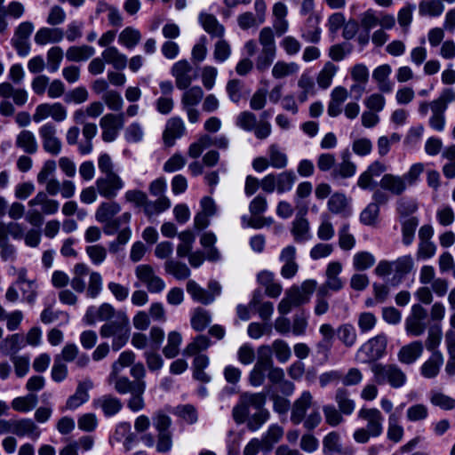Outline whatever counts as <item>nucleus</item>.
<instances>
[{
	"label": "nucleus",
	"mask_w": 455,
	"mask_h": 455,
	"mask_svg": "<svg viewBox=\"0 0 455 455\" xmlns=\"http://www.w3.org/2000/svg\"><path fill=\"white\" fill-rule=\"evenodd\" d=\"M358 418L365 421V427L356 429L353 437L358 443H366L371 437L376 438L383 433L384 417L377 408H362L359 410Z\"/></svg>",
	"instance_id": "1"
},
{
	"label": "nucleus",
	"mask_w": 455,
	"mask_h": 455,
	"mask_svg": "<svg viewBox=\"0 0 455 455\" xmlns=\"http://www.w3.org/2000/svg\"><path fill=\"white\" fill-rule=\"evenodd\" d=\"M103 339L113 338L112 349L118 351L128 342L131 335L130 321L127 315L119 310L116 319L105 323L100 329Z\"/></svg>",
	"instance_id": "2"
},
{
	"label": "nucleus",
	"mask_w": 455,
	"mask_h": 455,
	"mask_svg": "<svg viewBox=\"0 0 455 455\" xmlns=\"http://www.w3.org/2000/svg\"><path fill=\"white\" fill-rule=\"evenodd\" d=\"M374 380L379 385L388 384L392 388L403 387L407 382V375L395 363H374L371 366Z\"/></svg>",
	"instance_id": "3"
},
{
	"label": "nucleus",
	"mask_w": 455,
	"mask_h": 455,
	"mask_svg": "<svg viewBox=\"0 0 455 455\" xmlns=\"http://www.w3.org/2000/svg\"><path fill=\"white\" fill-rule=\"evenodd\" d=\"M259 42L262 49L257 58L256 68L264 71L272 64L276 53L274 32L270 27H265L259 31Z\"/></svg>",
	"instance_id": "4"
},
{
	"label": "nucleus",
	"mask_w": 455,
	"mask_h": 455,
	"mask_svg": "<svg viewBox=\"0 0 455 455\" xmlns=\"http://www.w3.org/2000/svg\"><path fill=\"white\" fill-rule=\"evenodd\" d=\"M235 124L245 132L254 131L255 137L259 140L267 139L271 133V124L267 121L258 122L257 116L251 111L241 112L235 119Z\"/></svg>",
	"instance_id": "5"
},
{
	"label": "nucleus",
	"mask_w": 455,
	"mask_h": 455,
	"mask_svg": "<svg viewBox=\"0 0 455 455\" xmlns=\"http://www.w3.org/2000/svg\"><path fill=\"white\" fill-rule=\"evenodd\" d=\"M386 347L387 338L384 335L376 336L360 347L357 357L362 363L375 362L384 355Z\"/></svg>",
	"instance_id": "6"
},
{
	"label": "nucleus",
	"mask_w": 455,
	"mask_h": 455,
	"mask_svg": "<svg viewBox=\"0 0 455 455\" xmlns=\"http://www.w3.org/2000/svg\"><path fill=\"white\" fill-rule=\"evenodd\" d=\"M38 135L43 149L52 155L58 156L61 152L62 142L57 136V128L52 123H46L38 129Z\"/></svg>",
	"instance_id": "7"
},
{
	"label": "nucleus",
	"mask_w": 455,
	"mask_h": 455,
	"mask_svg": "<svg viewBox=\"0 0 455 455\" xmlns=\"http://www.w3.org/2000/svg\"><path fill=\"white\" fill-rule=\"evenodd\" d=\"M34 30L30 21H23L14 30L11 44L20 57H26L30 52L29 38Z\"/></svg>",
	"instance_id": "8"
},
{
	"label": "nucleus",
	"mask_w": 455,
	"mask_h": 455,
	"mask_svg": "<svg viewBox=\"0 0 455 455\" xmlns=\"http://www.w3.org/2000/svg\"><path fill=\"white\" fill-rule=\"evenodd\" d=\"M124 113L106 114L100 120L102 129V140L106 142L114 141L124 125Z\"/></svg>",
	"instance_id": "9"
},
{
	"label": "nucleus",
	"mask_w": 455,
	"mask_h": 455,
	"mask_svg": "<svg viewBox=\"0 0 455 455\" xmlns=\"http://www.w3.org/2000/svg\"><path fill=\"white\" fill-rule=\"evenodd\" d=\"M429 110L431 111L428 121L430 127L437 132H443L445 126L446 107L434 100L431 102L424 101L419 104V112L420 115L427 116Z\"/></svg>",
	"instance_id": "10"
},
{
	"label": "nucleus",
	"mask_w": 455,
	"mask_h": 455,
	"mask_svg": "<svg viewBox=\"0 0 455 455\" xmlns=\"http://www.w3.org/2000/svg\"><path fill=\"white\" fill-rule=\"evenodd\" d=\"M97 192L107 199L115 198L124 188V183L117 173L106 174L95 182Z\"/></svg>",
	"instance_id": "11"
},
{
	"label": "nucleus",
	"mask_w": 455,
	"mask_h": 455,
	"mask_svg": "<svg viewBox=\"0 0 455 455\" xmlns=\"http://www.w3.org/2000/svg\"><path fill=\"white\" fill-rule=\"evenodd\" d=\"M135 275L137 278L146 285L149 292L158 293L165 287L164 282L155 274L150 265L144 264L137 266Z\"/></svg>",
	"instance_id": "12"
},
{
	"label": "nucleus",
	"mask_w": 455,
	"mask_h": 455,
	"mask_svg": "<svg viewBox=\"0 0 455 455\" xmlns=\"http://www.w3.org/2000/svg\"><path fill=\"white\" fill-rule=\"evenodd\" d=\"M51 116L55 122H62L67 118V109L60 102L42 103L36 106L33 115V120L39 123Z\"/></svg>",
	"instance_id": "13"
},
{
	"label": "nucleus",
	"mask_w": 455,
	"mask_h": 455,
	"mask_svg": "<svg viewBox=\"0 0 455 455\" xmlns=\"http://www.w3.org/2000/svg\"><path fill=\"white\" fill-rule=\"evenodd\" d=\"M186 132V127L180 117H172L165 124L163 132V140L166 147H172L177 139L182 137Z\"/></svg>",
	"instance_id": "14"
},
{
	"label": "nucleus",
	"mask_w": 455,
	"mask_h": 455,
	"mask_svg": "<svg viewBox=\"0 0 455 455\" xmlns=\"http://www.w3.org/2000/svg\"><path fill=\"white\" fill-rule=\"evenodd\" d=\"M92 406L100 410L106 417L116 415L123 409L122 401L113 395H103L92 401Z\"/></svg>",
	"instance_id": "15"
},
{
	"label": "nucleus",
	"mask_w": 455,
	"mask_h": 455,
	"mask_svg": "<svg viewBox=\"0 0 455 455\" xmlns=\"http://www.w3.org/2000/svg\"><path fill=\"white\" fill-rule=\"evenodd\" d=\"M313 396L309 391H304L301 395L295 400L291 406V421L294 425L300 424L306 417L307 410L311 407Z\"/></svg>",
	"instance_id": "16"
},
{
	"label": "nucleus",
	"mask_w": 455,
	"mask_h": 455,
	"mask_svg": "<svg viewBox=\"0 0 455 455\" xmlns=\"http://www.w3.org/2000/svg\"><path fill=\"white\" fill-rule=\"evenodd\" d=\"M379 187L394 196H401L406 191L407 183L403 176L385 173L379 181Z\"/></svg>",
	"instance_id": "17"
},
{
	"label": "nucleus",
	"mask_w": 455,
	"mask_h": 455,
	"mask_svg": "<svg viewBox=\"0 0 455 455\" xmlns=\"http://www.w3.org/2000/svg\"><path fill=\"white\" fill-rule=\"evenodd\" d=\"M191 70L192 67L186 60H180L173 65L172 74L175 77L176 86L179 89L185 90L191 84Z\"/></svg>",
	"instance_id": "18"
},
{
	"label": "nucleus",
	"mask_w": 455,
	"mask_h": 455,
	"mask_svg": "<svg viewBox=\"0 0 455 455\" xmlns=\"http://www.w3.org/2000/svg\"><path fill=\"white\" fill-rule=\"evenodd\" d=\"M423 350L422 341L415 340L403 346L397 354V357L399 362L403 364H412L422 355Z\"/></svg>",
	"instance_id": "19"
},
{
	"label": "nucleus",
	"mask_w": 455,
	"mask_h": 455,
	"mask_svg": "<svg viewBox=\"0 0 455 455\" xmlns=\"http://www.w3.org/2000/svg\"><path fill=\"white\" fill-rule=\"evenodd\" d=\"M19 437L28 436L32 440H36L41 431L36 424L30 419H13V432Z\"/></svg>",
	"instance_id": "20"
},
{
	"label": "nucleus",
	"mask_w": 455,
	"mask_h": 455,
	"mask_svg": "<svg viewBox=\"0 0 455 455\" xmlns=\"http://www.w3.org/2000/svg\"><path fill=\"white\" fill-rule=\"evenodd\" d=\"M64 38V32L60 28L44 27L39 28L34 37L35 43L38 45L60 43Z\"/></svg>",
	"instance_id": "21"
},
{
	"label": "nucleus",
	"mask_w": 455,
	"mask_h": 455,
	"mask_svg": "<svg viewBox=\"0 0 455 455\" xmlns=\"http://www.w3.org/2000/svg\"><path fill=\"white\" fill-rule=\"evenodd\" d=\"M92 387L91 380L80 382L74 395L68 397L66 403L68 410H75L86 403L89 399L88 390Z\"/></svg>",
	"instance_id": "22"
},
{
	"label": "nucleus",
	"mask_w": 455,
	"mask_h": 455,
	"mask_svg": "<svg viewBox=\"0 0 455 455\" xmlns=\"http://www.w3.org/2000/svg\"><path fill=\"white\" fill-rule=\"evenodd\" d=\"M199 22L211 36L221 38L225 33V28L217 18L207 12H201L198 17Z\"/></svg>",
	"instance_id": "23"
},
{
	"label": "nucleus",
	"mask_w": 455,
	"mask_h": 455,
	"mask_svg": "<svg viewBox=\"0 0 455 455\" xmlns=\"http://www.w3.org/2000/svg\"><path fill=\"white\" fill-rule=\"evenodd\" d=\"M443 363V355L441 352L431 354L420 367V373L426 379L435 378Z\"/></svg>",
	"instance_id": "24"
},
{
	"label": "nucleus",
	"mask_w": 455,
	"mask_h": 455,
	"mask_svg": "<svg viewBox=\"0 0 455 455\" xmlns=\"http://www.w3.org/2000/svg\"><path fill=\"white\" fill-rule=\"evenodd\" d=\"M392 68L388 64H383L377 67L372 72V78L376 81L380 92L388 93L393 90V84L388 77Z\"/></svg>",
	"instance_id": "25"
},
{
	"label": "nucleus",
	"mask_w": 455,
	"mask_h": 455,
	"mask_svg": "<svg viewBox=\"0 0 455 455\" xmlns=\"http://www.w3.org/2000/svg\"><path fill=\"white\" fill-rule=\"evenodd\" d=\"M28 204L30 208L41 205L43 214L46 215L54 214L59 210L58 201L48 198L47 194L44 192L37 193L34 198L28 201Z\"/></svg>",
	"instance_id": "26"
},
{
	"label": "nucleus",
	"mask_w": 455,
	"mask_h": 455,
	"mask_svg": "<svg viewBox=\"0 0 455 455\" xmlns=\"http://www.w3.org/2000/svg\"><path fill=\"white\" fill-rule=\"evenodd\" d=\"M121 211V206L118 203L110 201L100 204L96 212V220L104 225L108 223L116 214Z\"/></svg>",
	"instance_id": "27"
},
{
	"label": "nucleus",
	"mask_w": 455,
	"mask_h": 455,
	"mask_svg": "<svg viewBox=\"0 0 455 455\" xmlns=\"http://www.w3.org/2000/svg\"><path fill=\"white\" fill-rule=\"evenodd\" d=\"M105 62L113 66L117 70H123L127 66V57L121 53L115 46L107 47L101 53Z\"/></svg>",
	"instance_id": "28"
},
{
	"label": "nucleus",
	"mask_w": 455,
	"mask_h": 455,
	"mask_svg": "<svg viewBox=\"0 0 455 455\" xmlns=\"http://www.w3.org/2000/svg\"><path fill=\"white\" fill-rule=\"evenodd\" d=\"M16 146L27 154L37 152L38 145L35 134L28 130L21 131L16 138Z\"/></svg>",
	"instance_id": "29"
},
{
	"label": "nucleus",
	"mask_w": 455,
	"mask_h": 455,
	"mask_svg": "<svg viewBox=\"0 0 455 455\" xmlns=\"http://www.w3.org/2000/svg\"><path fill=\"white\" fill-rule=\"evenodd\" d=\"M291 232L295 242H305L311 238L309 222L303 217H296L292 222Z\"/></svg>",
	"instance_id": "30"
},
{
	"label": "nucleus",
	"mask_w": 455,
	"mask_h": 455,
	"mask_svg": "<svg viewBox=\"0 0 455 455\" xmlns=\"http://www.w3.org/2000/svg\"><path fill=\"white\" fill-rule=\"evenodd\" d=\"M94 53V48L90 45H74L68 48L66 52V58L68 61L79 62L87 60L93 56Z\"/></svg>",
	"instance_id": "31"
},
{
	"label": "nucleus",
	"mask_w": 455,
	"mask_h": 455,
	"mask_svg": "<svg viewBox=\"0 0 455 455\" xmlns=\"http://www.w3.org/2000/svg\"><path fill=\"white\" fill-rule=\"evenodd\" d=\"M335 401L338 404V409L345 414L350 415L355 408V401L350 398V394L345 387H339L335 393Z\"/></svg>",
	"instance_id": "32"
},
{
	"label": "nucleus",
	"mask_w": 455,
	"mask_h": 455,
	"mask_svg": "<svg viewBox=\"0 0 455 455\" xmlns=\"http://www.w3.org/2000/svg\"><path fill=\"white\" fill-rule=\"evenodd\" d=\"M211 339L205 335H197L191 342H189L185 349L183 355L187 356H194L207 350L211 346Z\"/></svg>",
	"instance_id": "33"
},
{
	"label": "nucleus",
	"mask_w": 455,
	"mask_h": 455,
	"mask_svg": "<svg viewBox=\"0 0 455 455\" xmlns=\"http://www.w3.org/2000/svg\"><path fill=\"white\" fill-rule=\"evenodd\" d=\"M22 336L16 333L7 336L0 342V352L4 355H15L21 348Z\"/></svg>",
	"instance_id": "34"
},
{
	"label": "nucleus",
	"mask_w": 455,
	"mask_h": 455,
	"mask_svg": "<svg viewBox=\"0 0 455 455\" xmlns=\"http://www.w3.org/2000/svg\"><path fill=\"white\" fill-rule=\"evenodd\" d=\"M443 339V331L440 325H432L427 330V336L425 340V347L431 354L440 352L438 347Z\"/></svg>",
	"instance_id": "35"
},
{
	"label": "nucleus",
	"mask_w": 455,
	"mask_h": 455,
	"mask_svg": "<svg viewBox=\"0 0 455 455\" xmlns=\"http://www.w3.org/2000/svg\"><path fill=\"white\" fill-rule=\"evenodd\" d=\"M444 10L441 0H422L419 4V13L421 16L437 17Z\"/></svg>",
	"instance_id": "36"
},
{
	"label": "nucleus",
	"mask_w": 455,
	"mask_h": 455,
	"mask_svg": "<svg viewBox=\"0 0 455 455\" xmlns=\"http://www.w3.org/2000/svg\"><path fill=\"white\" fill-rule=\"evenodd\" d=\"M275 191L279 194L290 191L296 180V175L292 171H285L278 174H275Z\"/></svg>",
	"instance_id": "37"
},
{
	"label": "nucleus",
	"mask_w": 455,
	"mask_h": 455,
	"mask_svg": "<svg viewBox=\"0 0 455 455\" xmlns=\"http://www.w3.org/2000/svg\"><path fill=\"white\" fill-rule=\"evenodd\" d=\"M187 291L194 300L199 303L208 305L212 302V296L209 295L205 289L202 288L193 280H189L187 283Z\"/></svg>",
	"instance_id": "38"
},
{
	"label": "nucleus",
	"mask_w": 455,
	"mask_h": 455,
	"mask_svg": "<svg viewBox=\"0 0 455 455\" xmlns=\"http://www.w3.org/2000/svg\"><path fill=\"white\" fill-rule=\"evenodd\" d=\"M140 39V32L132 27L125 28L118 36V42L128 49L134 48Z\"/></svg>",
	"instance_id": "39"
},
{
	"label": "nucleus",
	"mask_w": 455,
	"mask_h": 455,
	"mask_svg": "<svg viewBox=\"0 0 455 455\" xmlns=\"http://www.w3.org/2000/svg\"><path fill=\"white\" fill-rule=\"evenodd\" d=\"M145 389L146 383L145 381H141L137 386L136 389H134V391L131 393V397L127 402V407L132 411H139L144 409L145 401L143 398V394L145 392Z\"/></svg>",
	"instance_id": "40"
},
{
	"label": "nucleus",
	"mask_w": 455,
	"mask_h": 455,
	"mask_svg": "<svg viewBox=\"0 0 455 455\" xmlns=\"http://www.w3.org/2000/svg\"><path fill=\"white\" fill-rule=\"evenodd\" d=\"M108 380L110 383H114L115 389L119 394L132 393L136 389L137 386L140 381H131L127 377H112L110 372Z\"/></svg>",
	"instance_id": "41"
},
{
	"label": "nucleus",
	"mask_w": 455,
	"mask_h": 455,
	"mask_svg": "<svg viewBox=\"0 0 455 455\" xmlns=\"http://www.w3.org/2000/svg\"><path fill=\"white\" fill-rule=\"evenodd\" d=\"M182 341V337L178 331H171L168 334L167 345L163 349V354L166 358H174L180 352V346Z\"/></svg>",
	"instance_id": "42"
},
{
	"label": "nucleus",
	"mask_w": 455,
	"mask_h": 455,
	"mask_svg": "<svg viewBox=\"0 0 455 455\" xmlns=\"http://www.w3.org/2000/svg\"><path fill=\"white\" fill-rule=\"evenodd\" d=\"M387 438L395 443H398L403 436V428L399 425V415L391 412L388 416Z\"/></svg>",
	"instance_id": "43"
},
{
	"label": "nucleus",
	"mask_w": 455,
	"mask_h": 455,
	"mask_svg": "<svg viewBox=\"0 0 455 455\" xmlns=\"http://www.w3.org/2000/svg\"><path fill=\"white\" fill-rule=\"evenodd\" d=\"M164 269L179 280L187 279L190 275V270L186 264L172 259L164 263Z\"/></svg>",
	"instance_id": "44"
},
{
	"label": "nucleus",
	"mask_w": 455,
	"mask_h": 455,
	"mask_svg": "<svg viewBox=\"0 0 455 455\" xmlns=\"http://www.w3.org/2000/svg\"><path fill=\"white\" fill-rule=\"evenodd\" d=\"M337 71L338 67L336 65L331 61L326 62L316 78L319 87L323 89L328 88L331 84L332 78Z\"/></svg>",
	"instance_id": "45"
},
{
	"label": "nucleus",
	"mask_w": 455,
	"mask_h": 455,
	"mask_svg": "<svg viewBox=\"0 0 455 455\" xmlns=\"http://www.w3.org/2000/svg\"><path fill=\"white\" fill-rule=\"evenodd\" d=\"M375 261V257L369 251H359L353 256V267L360 272L371 267Z\"/></svg>",
	"instance_id": "46"
},
{
	"label": "nucleus",
	"mask_w": 455,
	"mask_h": 455,
	"mask_svg": "<svg viewBox=\"0 0 455 455\" xmlns=\"http://www.w3.org/2000/svg\"><path fill=\"white\" fill-rule=\"evenodd\" d=\"M269 165L275 169H283L287 166V156L282 152L278 146L273 144L268 148Z\"/></svg>",
	"instance_id": "47"
},
{
	"label": "nucleus",
	"mask_w": 455,
	"mask_h": 455,
	"mask_svg": "<svg viewBox=\"0 0 455 455\" xmlns=\"http://www.w3.org/2000/svg\"><path fill=\"white\" fill-rule=\"evenodd\" d=\"M180 243L177 247V255L180 258L188 256L193 248L195 235L191 231H183L179 234Z\"/></svg>",
	"instance_id": "48"
},
{
	"label": "nucleus",
	"mask_w": 455,
	"mask_h": 455,
	"mask_svg": "<svg viewBox=\"0 0 455 455\" xmlns=\"http://www.w3.org/2000/svg\"><path fill=\"white\" fill-rule=\"evenodd\" d=\"M283 435V428L277 425H271L262 437L265 443V450L269 451L274 444L278 443Z\"/></svg>",
	"instance_id": "49"
},
{
	"label": "nucleus",
	"mask_w": 455,
	"mask_h": 455,
	"mask_svg": "<svg viewBox=\"0 0 455 455\" xmlns=\"http://www.w3.org/2000/svg\"><path fill=\"white\" fill-rule=\"evenodd\" d=\"M36 403V395L34 394H28L26 396L14 398L12 402V407L17 411L27 412L35 408Z\"/></svg>",
	"instance_id": "50"
},
{
	"label": "nucleus",
	"mask_w": 455,
	"mask_h": 455,
	"mask_svg": "<svg viewBox=\"0 0 455 455\" xmlns=\"http://www.w3.org/2000/svg\"><path fill=\"white\" fill-rule=\"evenodd\" d=\"M135 354L132 351H124L120 354L118 359L111 366L112 377L119 375L122 369L133 365Z\"/></svg>",
	"instance_id": "51"
},
{
	"label": "nucleus",
	"mask_w": 455,
	"mask_h": 455,
	"mask_svg": "<svg viewBox=\"0 0 455 455\" xmlns=\"http://www.w3.org/2000/svg\"><path fill=\"white\" fill-rule=\"evenodd\" d=\"M171 207V201L170 199L165 196H159L158 199L156 201H149L148 202V204L145 209V214L148 217L161 213L167 209Z\"/></svg>",
	"instance_id": "52"
},
{
	"label": "nucleus",
	"mask_w": 455,
	"mask_h": 455,
	"mask_svg": "<svg viewBox=\"0 0 455 455\" xmlns=\"http://www.w3.org/2000/svg\"><path fill=\"white\" fill-rule=\"evenodd\" d=\"M298 70L299 66L296 63H286L284 61L280 60L274 65L272 68V75L275 78L281 79L297 73Z\"/></svg>",
	"instance_id": "53"
},
{
	"label": "nucleus",
	"mask_w": 455,
	"mask_h": 455,
	"mask_svg": "<svg viewBox=\"0 0 455 455\" xmlns=\"http://www.w3.org/2000/svg\"><path fill=\"white\" fill-rule=\"evenodd\" d=\"M204 91L199 86H193L187 90L181 98L183 107H195L202 100Z\"/></svg>",
	"instance_id": "54"
},
{
	"label": "nucleus",
	"mask_w": 455,
	"mask_h": 455,
	"mask_svg": "<svg viewBox=\"0 0 455 455\" xmlns=\"http://www.w3.org/2000/svg\"><path fill=\"white\" fill-rule=\"evenodd\" d=\"M355 170V164L348 157H343L342 162L333 170L331 175L334 179L339 177L347 179L354 176Z\"/></svg>",
	"instance_id": "55"
},
{
	"label": "nucleus",
	"mask_w": 455,
	"mask_h": 455,
	"mask_svg": "<svg viewBox=\"0 0 455 455\" xmlns=\"http://www.w3.org/2000/svg\"><path fill=\"white\" fill-rule=\"evenodd\" d=\"M419 220L416 217H411L402 222L403 243L410 245L413 239Z\"/></svg>",
	"instance_id": "56"
},
{
	"label": "nucleus",
	"mask_w": 455,
	"mask_h": 455,
	"mask_svg": "<svg viewBox=\"0 0 455 455\" xmlns=\"http://www.w3.org/2000/svg\"><path fill=\"white\" fill-rule=\"evenodd\" d=\"M263 23L264 21L259 20V18L251 12H245L237 16V24L243 30L258 28Z\"/></svg>",
	"instance_id": "57"
},
{
	"label": "nucleus",
	"mask_w": 455,
	"mask_h": 455,
	"mask_svg": "<svg viewBox=\"0 0 455 455\" xmlns=\"http://www.w3.org/2000/svg\"><path fill=\"white\" fill-rule=\"evenodd\" d=\"M337 334L340 341L347 347L355 345L356 341V332L351 324H342L337 330Z\"/></svg>",
	"instance_id": "58"
},
{
	"label": "nucleus",
	"mask_w": 455,
	"mask_h": 455,
	"mask_svg": "<svg viewBox=\"0 0 455 455\" xmlns=\"http://www.w3.org/2000/svg\"><path fill=\"white\" fill-rule=\"evenodd\" d=\"M132 219L130 212H124L117 218H113L108 223L104 225L103 231L108 235L116 234L123 224H129Z\"/></svg>",
	"instance_id": "59"
},
{
	"label": "nucleus",
	"mask_w": 455,
	"mask_h": 455,
	"mask_svg": "<svg viewBox=\"0 0 455 455\" xmlns=\"http://www.w3.org/2000/svg\"><path fill=\"white\" fill-rule=\"evenodd\" d=\"M323 412L325 422L331 427H337L344 421L343 413L332 404L324 405Z\"/></svg>",
	"instance_id": "60"
},
{
	"label": "nucleus",
	"mask_w": 455,
	"mask_h": 455,
	"mask_svg": "<svg viewBox=\"0 0 455 455\" xmlns=\"http://www.w3.org/2000/svg\"><path fill=\"white\" fill-rule=\"evenodd\" d=\"M339 245L344 251H350L355 247V238L349 232V225L344 224L338 232Z\"/></svg>",
	"instance_id": "61"
},
{
	"label": "nucleus",
	"mask_w": 455,
	"mask_h": 455,
	"mask_svg": "<svg viewBox=\"0 0 455 455\" xmlns=\"http://www.w3.org/2000/svg\"><path fill=\"white\" fill-rule=\"evenodd\" d=\"M211 323V316L209 313L202 308L195 311L191 318L192 328L196 331H204Z\"/></svg>",
	"instance_id": "62"
},
{
	"label": "nucleus",
	"mask_w": 455,
	"mask_h": 455,
	"mask_svg": "<svg viewBox=\"0 0 455 455\" xmlns=\"http://www.w3.org/2000/svg\"><path fill=\"white\" fill-rule=\"evenodd\" d=\"M348 206L346 196L340 193L333 194L328 201V209L335 214L343 213Z\"/></svg>",
	"instance_id": "63"
},
{
	"label": "nucleus",
	"mask_w": 455,
	"mask_h": 455,
	"mask_svg": "<svg viewBox=\"0 0 455 455\" xmlns=\"http://www.w3.org/2000/svg\"><path fill=\"white\" fill-rule=\"evenodd\" d=\"M240 401L248 407H252L256 410L263 409V405L266 402V395L261 393L249 394L244 393L240 396Z\"/></svg>",
	"instance_id": "64"
}]
</instances>
